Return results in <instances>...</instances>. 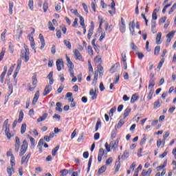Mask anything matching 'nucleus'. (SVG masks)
Here are the masks:
<instances>
[{
	"label": "nucleus",
	"mask_w": 176,
	"mask_h": 176,
	"mask_svg": "<svg viewBox=\"0 0 176 176\" xmlns=\"http://www.w3.org/2000/svg\"><path fill=\"white\" fill-rule=\"evenodd\" d=\"M28 6L30 10H34V0H29Z\"/></svg>",
	"instance_id": "obj_42"
},
{
	"label": "nucleus",
	"mask_w": 176,
	"mask_h": 176,
	"mask_svg": "<svg viewBox=\"0 0 176 176\" xmlns=\"http://www.w3.org/2000/svg\"><path fill=\"white\" fill-rule=\"evenodd\" d=\"M60 149V145L58 144L54 149L52 151V156H56L57 155V152Z\"/></svg>",
	"instance_id": "obj_26"
},
{
	"label": "nucleus",
	"mask_w": 176,
	"mask_h": 176,
	"mask_svg": "<svg viewBox=\"0 0 176 176\" xmlns=\"http://www.w3.org/2000/svg\"><path fill=\"white\" fill-rule=\"evenodd\" d=\"M162 144V146H164V142H162V140H157V148H160V146Z\"/></svg>",
	"instance_id": "obj_57"
},
{
	"label": "nucleus",
	"mask_w": 176,
	"mask_h": 176,
	"mask_svg": "<svg viewBox=\"0 0 176 176\" xmlns=\"http://www.w3.org/2000/svg\"><path fill=\"white\" fill-rule=\"evenodd\" d=\"M163 103V102H160V100H157V101H155L154 102V108L156 109L157 108H160V107L162 106V104Z\"/></svg>",
	"instance_id": "obj_25"
},
{
	"label": "nucleus",
	"mask_w": 176,
	"mask_h": 176,
	"mask_svg": "<svg viewBox=\"0 0 176 176\" xmlns=\"http://www.w3.org/2000/svg\"><path fill=\"white\" fill-rule=\"evenodd\" d=\"M93 32H94V23L91 22L90 28L88 30L87 39L90 41L91 36L93 35Z\"/></svg>",
	"instance_id": "obj_8"
},
{
	"label": "nucleus",
	"mask_w": 176,
	"mask_h": 176,
	"mask_svg": "<svg viewBox=\"0 0 176 176\" xmlns=\"http://www.w3.org/2000/svg\"><path fill=\"white\" fill-rule=\"evenodd\" d=\"M23 118H24V113L23 112V111H21L19 112V119H18L19 123H21V122H23Z\"/></svg>",
	"instance_id": "obj_30"
},
{
	"label": "nucleus",
	"mask_w": 176,
	"mask_h": 176,
	"mask_svg": "<svg viewBox=\"0 0 176 176\" xmlns=\"http://www.w3.org/2000/svg\"><path fill=\"white\" fill-rule=\"evenodd\" d=\"M138 100V96L136 94H133L131 99V104H134L135 101Z\"/></svg>",
	"instance_id": "obj_33"
},
{
	"label": "nucleus",
	"mask_w": 176,
	"mask_h": 176,
	"mask_svg": "<svg viewBox=\"0 0 176 176\" xmlns=\"http://www.w3.org/2000/svg\"><path fill=\"white\" fill-rule=\"evenodd\" d=\"M13 171V166L12 168H7V173L9 176H12V172Z\"/></svg>",
	"instance_id": "obj_59"
},
{
	"label": "nucleus",
	"mask_w": 176,
	"mask_h": 176,
	"mask_svg": "<svg viewBox=\"0 0 176 176\" xmlns=\"http://www.w3.org/2000/svg\"><path fill=\"white\" fill-rule=\"evenodd\" d=\"M99 127H101V120H100V118L98 119V121L96 122L95 131H97Z\"/></svg>",
	"instance_id": "obj_37"
},
{
	"label": "nucleus",
	"mask_w": 176,
	"mask_h": 176,
	"mask_svg": "<svg viewBox=\"0 0 176 176\" xmlns=\"http://www.w3.org/2000/svg\"><path fill=\"white\" fill-rule=\"evenodd\" d=\"M89 94L92 96L91 100H96L97 98V94L94 91V89H90Z\"/></svg>",
	"instance_id": "obj_28"
},
{
	"label": "nucleus",
	"mask_w": 176,
	"mask_h": 176,
	"mask_svg": "<svg viewBox=\"0 0 176 176\" xmlns=\"http://www.w3.org/2000/svg\"><path fill=\"white\" fill-rule=\"evenodd\" d=\"M74 55L75 60H78L79 61H84L83 56H82V54L78 50H74Z\"/></svg>",
	"instance_id": "obj_7"
},
{
	"label": "nucleus",
	"mask_w": 176,
	"mask_h": 176,
	"mask_svg": "<svg viewBox=\"0 0 176 176\" xmlns=\"http://www.w3.org/2000/svg\"><path fill=\"white\" fill-rule=\"evenodd\" d=\"M30 46H31L32 49H33V50H34V53H36V50L35 48V41H32L30 43Z\"/></svg>",
	"instance_id": "obj_58"
},
{
	"label": "nucleus",
	"mask_w": 176,
	"mask_h": 176,
	"mask_svg": "<svg viewBox=\"0 0 176 176\" xmlns=\"http://www.w3.org/2000/svg\"><path fill=\"white\" fill-rule=\"evenodd\" d=\"M31 157V153H29L26 156H23L21 160V164H24L25 163L26 165L28 164V161Z\"/></svg>",
	"instance_id": "obj_10"
},
{
	"label": "nucleus",
	"mask_w": 176,
	"mask_h": 176,
	"mask_svg": "<svg viewBox=\"0 0 176 176\" xmlns=\"http://www.w3.org/2000/svg\"><path fill=\"white\" fill-rule=\"evenodd\" d=\"M13 2H10L9 6H10V10H9V13L10 14H13Z\"/></svg>",
	"instance_id": "obj_46"
},
{
	"label": "nucleus",
	"mask_w": 176,
	"mask_h": 176,
	"mask_svg": "<svg viewBox=\"0 0 176 176\" xmlns=\"http://www.w3.org/2000/svg\"><path fill=\"white\" fill-rule=\"evenodd\" d=\"M176 9V3H175L173 6L170 8V10L168 11V14H171L172 13H174L175 12Z\"/></svg>",
	"instance_id": "obj_35"
},
{
	"label": "nucleus",
	"mask_w": 176,
	"mask_h": 176,
	"mask_svg": "<svg viewBox=\"0 0 176 176\" xmlns=\"http://www.w3.org/2000/svg\"><path fill=\"white\" fill-rule=\"evenodd\" d=\"M130 112H131V108L127 107L124 112V118L126 119L129 115H130Z\"/></svg>",
	"instance_id": "obj_23"
},
{
	"label": "nucleus",
	"mask_w": 176,
	"mask_h": 176,
	"mask_svg": "<svg viewBox=\"0 0 176 176\" xmlns=\"http://www.w3.org/2000/svg\"><path fill=\"white\" fill-rule=\"evenodd\" d=\"M82 6L83 7L85 12H86V13H89V8L87 7V5H86V3H82Z\"/></svg>",
	"instance_id": "obj_56"
},
{
	"label": "nucleus",
	"mask_w": 176,
	"mask_h": 176,
	"mask_svg": "<svg viewBox=\"0 0 176 176\" xmlns=\"http://www.w3.org/2000/svg\"><path fill=\"white\" fill-rule=\"evenodd\" d=\"M155 86V80L153 78H151L148 82V89H152Z\"/></svg>",
	"instance_id": "obj_31"
},
{
	"label": "nucleus",
	"mask_w": 176,
	"mask_h": 176,
	"mask_svg": "<svg viewBox=\"0 0 176 176\" xmlns=\"http://www.w3.org/2000/svg\"><path fill=\"white\" fill-rule=\"evenodd\" d=\"M52 88L50 85H47L44 89V92L43 93V96H46L50 91H52Z\"/></svg>",
	"instance_id": "obj_15"
},
{
	"label": "nucleus",
	"mask_w": 176,
	"mask_h": 176,
	"mask_svg": "<svg viewBox=\"0 0 176 176\" xmlns=\"http://www.w3.org/2000/svg\"><path fill=\"white\" fill-rule=\"evenodd\" d=\"M23 47L25 52L24 51V50H22L21 51V57H22V58H25V63H28V61L30 60V49L28 48V46H27V45L25 44L23 45Z\"/></svg>",
	"instance_id": "obj_1"
},
{
	"label": "nucleus",
	"mask_w": 176,
	"mask_h": 176,
	"mask_svg": "<svg viewBox=\"0 0 176 176\" xmlns=\"http://www.w3.org/2000/svg\"><path fill=\"white\" fill-rule=\"evenodd\" d=\"M114 112H116V107H114L110 109L109 113V116H113Z\"/></svg>",
	"instance_id": "obj_45"
},
{
	"label": "nucleus",
	"mask_w": 176,
	"mask_h": 176,
	"mask_svg": "<svg viewBox=\"0 0 176 176\" xmlns=\"http://www.w3.org/2000/svg\"><path fill=\"white\" fill-rule=\"evenodd\" d=\"M174 35H175V32H170L166 34V38H170L171 39H173V38H174Z\"/></svg>",
	"instance_id": "obj_39"
},
{
	"label": "nucleus",
	"mask_w": 176,
	"mask_h": 176,
	"mask_svg": "<svg viewBox=\"0 0 176 176\" xmlns=\"http://www.w3.org/2000/svg\"><path fill=\"white\" fill-rule=\"evenodd\" d=\"M2 131L3 133H10V124H9V119H6L2 126Z\"/></svg>",
	"instance_id": "obj_6"
},
{
	"label": "nucleus",
	"mask_w": 176,
	"mask_h": 176,
	"mask_svg": "<svg viewBox=\"0 0 176 176\" xmlns=\"http://www.w3.org/2000/svg\"><path fill=\"white\" fill-rule=\"evenodd\" d=\"M78 17L80 19V24L81 27H85V18H83V16H82L80 15Z\"/></svg>",
	"instance_id": "obj_38"
},
{
	"label": "nucleus",
	"mask_w": 176,
	"mask_h": 176,
	"mask_svg": "<svg viewBox=\"0 0 176 176\" xmlns=\"http://www.w3.org/2000/svg\"><path fill=\"white\" fill-rule=\"evenodd\" d=\"M87 49L89 54H90L91 56H94V54L93 53V48H91V46L88 45Z\"/></svg>",
	"instance_id": "obj_51"
},
{
	"label": "nucleus",
	"mask_w": 176,
	"mask_h": 176,
	"mask_svg": "<svg viewBox=\"0 0 176 176\" xmlns=\"http://www.w3.org/2000/svg\"><path fill=\"white\" fill-rule=\"evenodd\" d=\"M134 28H135V22L133 21L129 23V31L131 35H135V32L134 31Z\"/></svg>",
	"instance_id": "obj_13"
},
{
	"label": "nucleus",
	"mask_w": 176,
	"mask_h": 176,
	"mask_svg": "<svg viewBox=\"0 0 176 176\" xmlns=\"http://www.w3.org/2000/svg\"><path fill=\"white\" fill-rule=\"evenodd\" d=\"M47 78H48V79L50 80L49 84L50 85H52L54 83V80H53V72H51L48 74Z\"/></svg>",
	"instance_id": "obj_22"
},
{
	"label": "nucleus",
	"mask_w": 176,
	"mask_h": 176,
	"mask_svg": "<svg viewBox=\"0 0 176 176\" xmlns=\"http://www.w3.org/2000/svg\"><path fill=\"white\" fill-rule=\"evenodd\" d=\"M60 176H66V175H68V174H69V170H68L67 169H63V170H60Z\"/></svg>",
	"instance_id": "obj_32"
},
{
	"label": "nucleus",
	"mask_w": 176,
	"mask_h": 176,
	"mask_svg": "<svg viewBox=\"0 0 176 176\" xmlns=\"http://www.w3.org/2000/svg\"><path fill=\"white\" fill-rule=\"evenodd\" d=\"M5 53H6V48L2 47L1 52L0 53V61L3 60V56H5Z\"/></svg>",
	"instance_id": "obj_27"
},
{
	"label": "nucleus",
	"mask_w": 176,
	"mask_h": 176,
	"mask_svg": "<svg viewBox=\"0 0 176 176\" xmlns=\"http://www.w3.org/2000/svg\"><path fill=\"white\" fill-rule=\"evenodd\" d=\"M25 130H27V124H23L21 128V133H25Z\"/></svg>",
	"instance_id": "obj_48"
},
{
	"label": "nucleus",
	"mask_w": 176,
	"mask_h": 176,
	"mask_svg": "<svg viewBox=\"0 0 176 176\" xmlns=\"http://www.w3.org/2000/svg\"><path fill=\"white\" fill-rule=\"evenodd\" d=\"M14 147L15 152L19 153L20 151V139L17 136L15 138Z\"/></svg>",
	"instance_id": "obj_12"
},
{
	"label": "nucleus",
	"mask_w": 176,
	"mask_h": 176,
	"mask_svg": "<svg viewBox=\"0 0 176 176\" xmlns=\"http://www.w3.org/2000/svg\"><path fill=\"white\" fill-rule=\"evenodd\" d=\"M66 60L69 67V72L70 74V76H74V68H75L74 63H72L71 58H69V56H68V55H66Z\"/></svg>",
	"instance_id": "obj_2"
},
{
	"label": "nucleus",
	"mask_w": 176,
	"mask_h": 176,
	"mask_svg": "<svg viewBox=\"0 0 176 176\" xmlns=\"http://www.w3.org/2000/svg\"><path fill=\"white\" fill-rule=\"evenodd\" d=\"M153 96V90L151 89L148 95L147 96L148 100H152Z\"/></svg>",
	"instance_id": "obj_55"
},
{
	"label": "nucleus",
	"mask_w": 176,
	"mask_h": 176,
	"mask_svg": "<svg viewBox=\"0 0 176 176\" xmlns=\"http://www.w3.org/2000/svg\"><path fill=\"white\" fill-rule=\"evenodd\" d=\"M32 86H34V87H32L31 84L29 83L28 85V87L30 91H34V90L35 89V87H36V84L38 83V79L36 78V73L33 75L32 78Z\"/></svg>",
	"instance_id": "obj_3"
},
{
	"label": "nucleus",
	"mask_w": 176,
	"mask_h": 176,
	"mask_svg": "<svg viewBox=\"0 0 176 176\" xmlns=\"http://www.w3.org/2000/svg\"><path fill=\"white\" fill-rule=\"evenodd\" d=\"M56 68L58 71H61V69H64V61L63 59H58L56 60Z\"/></svg>",
	"instance_id": "obj_9"
},
{
	"label": "nucleus",
	"mask_w": 176,
	"mask_h": 176,
	"mask_svg": "<svg viewBox=\"0 0 176 176\" xmlns=\"http://www.w3.org/2000/svg\"><path fill=\"white\" fill-rule=\"evenodd\" d=\"M65 46H67V47H68V49L71 50L72 47V45H71V42L67 41V40H64L63 41Z\"/></svg>",
	"instance_id": "obj_40"
},
{
	"label": "nucleus",
	"mask_w": 176,
	"mask_h": 176,
	"mask_svg": "<svg viewBox=\"0 0 176 176\" xmlns=\"http://www.w3.org/2000/svg\"><path fill=\"white\" fill-rule=\"evenodd\" d=\"M10 163H11L12 167H13V166L15 165V164H14V155H12V157L10 158Z\"/></svg>",
	"instance_id": "obj_62"
},
{
	"label": "nucleus",
	"mask_w": 176,
	"mask_h": 176,
	"mask_svg": "<svg viewBox=\"0 0 176 176\" xmlns=\"http://www.w3.org/2000/svg\"><path fill=\"white\" fill-rule=\"evenodd\" d=\"M159 53H160V46L157 45L154 50V54L155 56H157Z\"/></svg>",
	"instance_id": "obj_36"
},
{
	"label": "nucleus",
	"mask_w": 176,
	"mask_h": 176,
	"mask_svg": "<svg viewBox=\"0 0 176 176\" xmlns=\"http://www.w3.org/2000/svg\"><path fill=\"white\" fill-rule=\"evenodd\" d=\"M70 12H72L73 14H75V16H77V17H79V16H80V14H79V13L78 12V10L71 9Z\"/></svg>",
	"instance_id": "obj_52"
},
{
	"label": "nucleus",
	"mask_w": 176,
	"mask_h": 176,
	"mask_svg": "<svg viewBox=\"0 0 176 176\" xmlns=\"http://www.w3.org/2000/svg\"><path fill=\"white\" fill-rule=\"evenodd\" d=\"M48 115L49 114H47V113H44L41 117L37 119V122H43V120H45L47 118Z\"/></svg>",
	"instance_id": "obj_24"
},
{
	"label": "nucleus",
	"mask_w": 176,
	"mask_h": 176,
	"mask_svg": "<svg viewBox=\"0 0 176 176\" xmlns=\"http://www.w3.org/2000/svg\"><path fill=\"white\" fill-rule=\"evenodd\" d=\"M162 32H158L156 36V44L157 45H160L162 43Z\"/></svg>",
	"instance_id": "obj_21"
},
{
	"label": "nucleus",
	"mask_w": 176,
	"mask_h": 176,
	"mask_svg": "<svg viewBox=\"0 0 176 176\" xmlns=\"http://www.w3.org/2000/svg\"><path fill=\"white\" fill-rule=\"evenodd\" d=\"M61 107H63V103L60 102H56V107L55 108L56 111L58 112H63V108H61Z\"/></svg>",
	"instance_id": "obj_18"
},
{
	"label": "nucleus",
	"mask_w": 176,
	"mask_h": 176,
	"mask_svg": "<svg viewBox=\"0 0 176 176\" xmlns=\"http://www.w3.org/2000/svg\"><path fill=\"white\" fill-rule=\"evenodd\" d=\"M118 67H119V64L116 63V65H114L111 69V72L113 74V72L116 71Z\"/></svg>",
	"instance_id": "obj_47"
},
{
	"label": "nucleus",
	"mask_w": 176,
	"mask_h": 176,
	"mask_svg": "<svg viewBox=\"0 0 176 176\" xmlns=\"http://www.w3.org/2000/svg\"><path fill=\"white\" fill-rule=\"evenodd\" d=\"M27 149H28V142H27V140H24L21 146L19 156H23V155H24V153L27 152Z\"/></svg>",
	"instance_id": "obj_5"
},
{
	"label": "nucleus",
	"mask_w": 176,
	"mask_h": 176,
	"mask_svg": "<svg viewBox=\"0 0 176 176\" xmlns=\"http://www.w3.org/2000/svg\"><path fill=\"white\" fill-rule=\"evenodd\" d=\"M16 65V64L13 65L12 66H11L9 69H8V76H10V75H12V72H13V69H14V66Z\"/></svg>",
	"instance_id": "obj_44"
},
{
	"label": "nucleus",
	"mask_w": 176,
	"mask_h": 176,
	"mask_svg": "<svg viewBox=\"0 0 176 176\" xmlns=\"http://www.w3.org/2000/svg\"><path fill=\"white\" fill-rule=\"evenodd\" d=\"M108 156V153L104 150V148H100L99 149L98 155V162H101L103 157H107Z\"/></svg>",
	"instance_id": "obj_4"
},
{
	"label": "nucleus",
	"mask_w": 176,
	"mask_h": 176,
	"mask_svg": "<svg viewBox=\"0 0 176 176\" xmlns=\"http://www.w3.org/2000/svg\"><path fill=\"white\" fill-rule=\"evenodd\" d=\"M152 174V169L149 168L147 171L143 170L142 172V176H150Z\"/></svg>",
	"instance_id": "obj_20"
},
{
	"label": "nucleus",
	"mask_w": 176,
	"mask_h": 176,
	"mask_svg": "<svg viewBox=\"0 0 176 176\" xmlns=\"http://www.w3.org/2000/svg\"><path fill=\"white\" fill-rule=\"evenodd\" d=\"M48 28L50 31H54L56 30V28L53 26V23L51 21L48 22Z\"/></svg>",
	"instance_id": "obj_41"
},
{
	"label": "nucleus",
	"mask_w": 176,
	"mask_h": 176,
	"mask_svg": "<svg viewBox=\"0 0 176 176\" xmlns=\"http://www.w3.org/2000/svg\"><path fill=\"white\" fill-rule=\"evenodd\" d=\"M127 157H129V151H125L122 155V159H127Z\"/></svg>",
	"instance_id": "obj_54"
},
{
	"label": "nucleus",
	"mask_w": 176,
	"mask_h": 176,
	"mask_svg": "<svg viewBox=\"0 0 176 176\" xmlns=\"http://www.w3.org/2000/svg\"><path fill=\"white\" fill-rule=\"evenodd\" d=\"M88 67L89 72H93V66H91V63L90 60H88Z\"/></svg>",
	"instance_id": "obj_60"
},
{
	"label": "nucleus",
	"mask_w": 176,
	"mask_h": 176,
	"mask_svg": "<svg viewBox=\"0 0 176 176\" xmlns=\"http://www.w3.org/2000/svg\"><path fill=\"white\" fill-rule=\"evenodd\" d=\"M49 4L45 1L44 3H43V9L45 12V13H46V12H47V9H49Z\"/></svg>",
	"instance_id": "obj_43"
},
{
	"label": "nucleus",
	"mask_w": 176,
	"mask_h": 176,
	"mask_svg": "<svg viewBox=\"0 0 176 176\" xmlns=\"http://www.w3.org/2000/svg\"><path fill=\"white\" fill-rule=\"evenodd\" d=\"M39 39H40V42L41 43V46L40 47L41 50H43L45 47V46H46V43H45V38L43 37V34H39Z\"/></svg>",
	"instance_id": "obj_14"
},
{
	"label": "nucleus",
	"mask_w": 176,
	"mask_h": 176,
	"mask_svg": "<svg viewBox=\"0 0 176 176\" xmlns=\"http://www.w3.org/2000/svg\"><path fill=\"white\" fill-rule=\"evenodd\" d=\"M93 162V156H91L89 157V162H88V168L87 170V173H89V171H90V167H91V163Z\"/></svg>",
	"instance_id": "obj_34"
},
{
	"label": "nucleus",
	"mask_w": 176,
	"mask_h": 176,
	"mask_svg": "<svg viewBox=\"0 0 176 176\" xmlns=\"http://www.w3.org/2000/svg\"><path fill=\"white\" fill-rule=\"evenodd\" d=\"M121 56H122V60L123 62H125L126 61V52H122L121 54Z\"/></svg>",
	"instance_id": "obj_64"
},
{
	"label": "nucleus",
	"mask_w": 176,
	"mask_h": 176,
	"mask_svg": "<svg viewBox=\"0 0 176 176\" xmlns=\"http://www.w3.org/2000/svg\"><path fill=\"white\" fill-rule=\"evenodd\" d=\"M30 140L31 146H34L35 145V139H34V138L32 137H30Z\"/></svg>",
	"instance_id": "obj_61"
},
{
	"label": "nucleus",
	"mask_w": 176,
	"mask_h": 176,
	"mask_svg": "<svg viewBox=\"0 0 176 176\" xmlns=\"http://www.w3.org/2000/svg\"><path fill=\"white\" fill-rule=\"evenodd\" d=\"M105 171H107V166L103 165L102 166H101L98 171V174L99 175H101V174H103V173H105Z\"/></svg>",
	"instance_id": "obj_19"
},
{
	"label": "nucleus",
	"mask_w": 176,
	"mask_h": 176,
	"mask_svg": "<svg viewBox=\"0 0 176 176\" xmlns=\"http://www.w3.org/2000/svg\"><path fill=\"white\" fill-rule=\"evenodd\" d=\"M119 26L120 30L122 34L126 32V23H124V19L123 18H121V23H120Z\"/></svg>",
	"instance_id": "obj_11"
},
{
	"label": "nucleus",
	"mask_w": 176,
	"mask_h": 176,
	"mask_svg": "<svg viewBox=\"0 0 176 176\" xmlns=\"http://www.w3.org/2000/svg\"><path fill=\"white\" fill-rule=\"evenodd\" d=\"M118 145H119V140L118 139L114 142V143L113 142H111L110 143L111 149H116V148H118Z\"/></svg>",
	"instance_id": "obj_17"
},
{
	"label": "nucleus",
	"mask_w": 176,
	"mask_h": 176,
	"mask_svg": "<svg viewBox=\"0 0 176 176\" xmlns=\"http://www.w3.org/2000/svg\"><path fill=\"white\" fill-rule=\"evenodd\" d=\"M6 135L8 138V140H10L12 137H14V133H6Z\"/></svg>",
	"instance_id": "obj_53"
},
{
	"label": "nucleus",
	"mask_w": 176,
	"mask_h": 176,
	"mask_svg": "<svg viewBox=\"0 0 176 176\" xmlns=\"http://www.w3.org/2000/svg\"><path fill=\"white\" fill-rule=\"evenodd\" d=\"M38 99H39V91H36V92L34 94V97L33 98L32 105H35V104L38 102Z\"/></svg>",
	"instance_id": "obj_16"
},
{
	"label": "nucleus",
	"mask_w": 176,
	"mask_h": 176,
	"mask_svg": "<svg viewBox=\"0 0 176 176\" xmlns=\"http://www.w3.org/2000/svg\"><path fill=\"white\" fill-rule=\"evenodd\" d=\"M97 80H98V72L96 71L92 85H96V83H97Z\"/></svg>",
	"instance_id": "obj_29"
},
{
	"label": "nucleus",
	"mask_w": 176,
	"mask_h": 176,
	"mask_svg": "<svg viewBox=\"0 0 176 176\" xmlns=\"http://www.w3.org/2000/svg\"><path fill=\"white\" fill-rule=\"evenodd\" d=\"M166 20H167V16H163L160 19L159 23L163 24V23H166Z\"/></svg>",
	"instance_id": "obj_50"
},
{
	"label": "nucleus",
	"mask_w": 176,
	"mask_h": 176,
	"mask_svg": "<svg viewBox=\"0 0 176 176\" xmlns=\"http://www.w3.org/2000/svg\"><path fill=\"white\" fill-rule=\"evenodd\" d=\"M119 79H120L119 74H116V78H115V80H114L115 85H117V83L119 82Z\"/></svg>",
	"instance_id": "obj_63"
},
{
	"label": "nucleus",
	"mask_w": 176,
	"mask_h": 176,
	"mask_svg": "<svg viewBox=\"0 0 176 176\" xmlns=\"http://www.w3.org/2000/svg\"><path fill=\"white\" fill-rule=\"evenodd\" d=\"M98 19L100 23L99 28H101V25H102V23H104V19H102V16L100 15L98 16Z\"/></svg>",
	"instance_id": "obj_49"
}]
</instances>
